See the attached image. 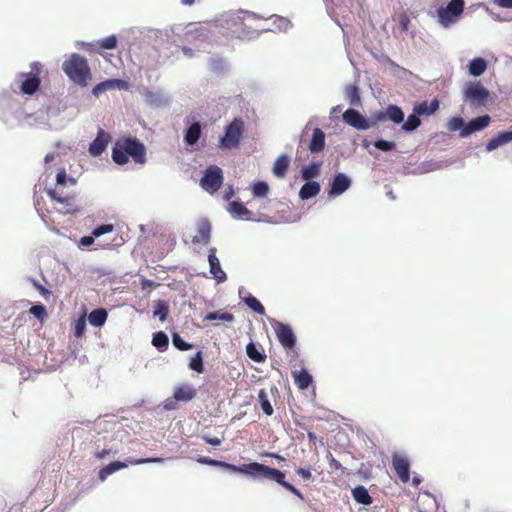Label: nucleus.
I'll list each match as a JSON object with an SVG mask.
<instances>
[{
  "mask_svg": "<svg viewBox=\"0 0 512 512\" xmlns=\"http://www.w3.org/2000/svg\"><path fill=\"white\" fill-rule=\"evenodd\" d=\"M196 460L200 464L222 467L231 472L244 473L254 478H262L275 481L276 483L280 484L282 487L293 493L299 499H304V496L299 489H297L291 483L285 481V473L276 468H272L270 466L258 462H251L248 464H243L241 466H236L234 464H230L221 460H215L206 456H199Z\"/></svg>",
  "mask_w": 512,
  "mask_h": 512,
  "instance_id": "1",
  "label": "nucleus"
},
{
  "mask_svg": "<svg viewBox=\"0 0 512 512\" xmlns=\"http://www.w3.org/2000/svg\"><path fill=\"white\" fill-rule=\"evenodd\" d=\"M62 69L70 80L83 87L92 78L87 60L76 53L68 56L62 64Z\"/></svg>",
  "mask_w": 512,
  "mask_h": 512,
  "instance_id": "2",
  "label": "nucleus"
},
{
  "mask_svg": "<svg viewBox=\"0 0 512 512\" xmlns=\"http://www.w3.org/2000/svg\"><path fill=\"white\" fill-rule=\"evenodd\" d=\"M244 131V122L240 118H235L226 128L224 135L220 138L219 147L224 150H230L238 147Z\"/></svg>",
  "mask_w": 512,
  "mask_h": 512,
  "instance_id": "3",
  "label": "nucleus"
},
{
  "mask_svg": "<svg viewBox=\"0 0 512 512\" xmlns=\"http://www.w3.org/2000/svg\"><path fill=\"white\" fill-rule=\"evenodd\" d=\"M489 91L480 82H468L463 89V100L474 108L485 106Z\"/></svg>",
  "mask_w": 512,
  "mask_h": 512,
  "instance_id": "4",
  "label": "nucleus"
},
{
  "mask_svg": "<svg viewBox=\"0 0 512 512\" xmlns=\"http://www.w3.org/2000/svg\"><path fill=\"white\" fill-rule=\"evenodd\" d=\"M464 0H451L447 6L437 10L438 21L442 27L448 28L458 21L464 10Z\"/></svg>",
  "mask_w": 512,
  "mask_h": 512,
  "instance_id": "5",
  "label": "nucleus"
},
{
  "mask_svg": "<svg viewBox=\"0 0 512 512\" xmlns=\"http://www.w3.org/2000/svg\"><path fill=\"white\" fill-rule=\"evenodd\" d=\"M223 183V172L218 166L208 167L201 178L200 185L208 193L214 194Z\"/></svg>",
  "mask_w": 512,
  "mask_h": 512,
  "instance_id": "6",
  "label": "nucleus"
},
{
  "mask_svg": "<svg viewBox=\"0 0 512 512\" xmlns=\"http://www.w3.org/2000/svg\"><path fill=\"white\" fill-rule=\"evenodd\" d=\"M126 155L131 157L137 164L146 163V148L142 142L136 138H123L120 139Z\"/></svg>",
  "mask_w": 512,
  "mask_h": 512,
  "instance_id": "7",
  "label": "nucleus"
},
{
  "mask_svg": "<svg viewBox=\"0 0 512 512\" xmlns=\"http://www.w3.org/2000/svg\"><path fill=\"white\" fill-rule=\"evenodd\" d=\"M246 18L260 19V17L254 12L239 10L236 12L226 13L218 20V22L219 26L231 30L242 25Z\"/></svg>",
  "mask_w": 512,
  "mask_h": 512,
  "instance_id": "8",
  "label": "nucleus"
},
{
  "mask_svg": "<svg viewBox=\"0 0 512 512\" xmlns=\"http://www.w3.org/2000/svg\"><path fill=\"white\" fill-rule=\"evenodd\" d=\"M162 458H144V459H129L127 462L114 461L101 468L98 472V478L101 482L105 481L107 477L114 472L126 468L128 464H143L150 462H161Z\"/></svg>",
  "mask_w": 512,
  "mask_h": 512,
  "instance_id": "9",
  "label": "nucleus"
},
{
  "mask_svg": "<svg viewBox=\"0 0 512 512\" xmlns=\"http://www.w3.org/2000/svg\"><path fill=\"white\" fill-rule=\"evenodd\" d=\"M17 78H20L22 80L16 79L12 85L11 89L16 92L17 89H19L23 94L26 95H33L40 86V79L37 75H28L25 73H20Z\"/></svg>",
  "mask_w": 512,
  "mask_h": 512,
  "instance_id": "10",
  "label": "nucleus"
},
{
  "mask_svg": "<svg viewBox=\"0 0 512 512\" xmlns=\"http://www.w3.org/2000/svg\"><path fill=\"white\" fill-rule=\"evenodd\" d=\"M66 108L65 104L57 102L45 109L51 130H61L66 126L68 120L62 116Z\"/></svg>",
  "mask_w": 512,
  "mask_h": 512,
  "instance_id": "11",
  "label": "nucleus"
},
{
  "mask_svg": "<svg viewBox=\"0 0 512 512\" xmlns=\"http://www.w3.org/2000/svg\"><path fill=\"white\" fill-rule=\"evenodd\" d=\"M280 344L286 349H293L296 345V337L292 328L283 322H277L274 328Z\"/></svg>",
  "mask_w": 512,
  "mask_h": 512,
  "instance_id": "12",
  "label": "nucleus"
},
{
  "mask_svg": "<svg viewBox=\"0 0 512 512\" xmlns=\"http://www.w3.org/2000/svg\"><path fill=\"white\" fill-rule=\"evenodd\" d=\"M377 121L390 120L395 124H402L404 122L403 110L394 104H390L385 110L378 111L374 115Z\"/></svg>",
  "mask_w": 512,
  "mask_h": 512,
  "instance_id": "13",
  "label": "nucleus"
},
{
  "mask_svg": "<svg viewBox=\"0 0 512 512\" xmlns=\"http://www.w3.org/2000/svg\"><path fill=\"white\" fill-rule=\"evenodd\" d=\"M343 121L358 130L370 128L369 121L356 109L349 108L343 113Z\"/></svg>",
  "mask_w": 512,
  "mask_h": 512,
  "instance_id": "14",
  "label": "nucleus"
},
{
  "mask_svg": "<svg viewBox=\"0 0 512 512\" xmlns=\"http://www.w3.org/2000/svg\"><path fill=\"white\" fill-rule=\"evenodd\" d=\"M110 140V135L103 129H99L95 139L89 145V154L92 157L100 156L106 150Z\"/></svg>",
  "mask_w": 512,
  "mask_h": 512,
  "instance_id": "15",
  "label": "nucleus"
},
{
  "mask_svg": "<svg viewBox=\"0 0 512 512\" xmlns=\"http://www.w3.org/2000/svg\"><path fill=\"white\" fill-rule=\"evenodd\" d=\"M143 96H144L145 102L151 107L161 108V107H165V106L169 105V103H170L169 96L163 90H160V89H157V90L146 89L143 92Z\"/></svg>",
  "mask_w": 512,
  "mask_h": 512,
  "instance_id": "16",
  "label": "nucleus"
},
{
  "mask_svg": "<svg viewBox=\"0 0 512 512\" xmlns=\"http://www.w3.org/2000/svg\"><path fill=\"white\" fill-rule=\"evenodd\" d=\"M351 183V179L346 174L337 173L330 183L329 195L333 197L342 195L350 188Z\"/></svg>",
  "mask_w": 512,
  "mask_h": 512,
  "instance_id": "17",
  "label": "nucleus"
},
{
  "mask_svg": "<svg viewBox=\"0 0 512 512\" xmlns=\"http://www.w3.org/2000/svg\"><path fill=\"white\" fill-rule=\"evenodd\" d=\"M392 465L395 473L403 483H408L410 480V464L407 458L394 454L392 457Z\"/></svg>",
  "mask_w": 512,
  "mask_h": 512,
  "instance_id": "18",
  "label": "nucleus"
},
{
  "mask_svg": "<svg viewBox=\"0 0 512 512\" xmlns=\"http://www.w3.org/2000/svg\"><path fill=\"white\" fill-rule=\"evenodd\" d=\"M490 123V116L489 115H483L476 117L466 123V126L462 131L459 132V136L462 138H465L472 133H475L477 131H481L485 129Z\"/></svg>",
  "mask_w": 512,
  "mask_h": 512,
  "instance_id": "19",
  "label": "nucleus"
},
{
  "mask_svg": "<svg viewBox=\"0 0 512 512\" xmlns=\"http://www.w3.org/2000/svg\"><path fill=\"white\" fill-rule=\"evenodd\" d=\"M215 252H216L215 248H211L209 250L208 262H209V267H210V273L212 274V277L218 283H223L227 280V275L221 268L220 261H219L218 257L216 256Z\"/></svg>",
  "mask_w": 512,
  "mask_h": 512,
  "instance_id": "20",
  "label": "nucleus"
},
{
  "mask_svg": "<svg viewBox=\"0 0 512 512\" xmlns=\"http://www.w3.org/2000/svg\"><path fill=\"white\" fill-rule=\"evenodd\" d=\"M239 296L245 303V305L254 311L255 313L259 315H265V309L264 306L261 304V302L254 297L253 295L246 293V290L244 287L239 288Z\"/></svg>",
  "mask_w": 512,
  "mask_h": 512,
  "instance_id": "21",
  "label": "nucleus"
},
{
  "mask_svg": "<svg viewBox=\"0 0 512 512\" xmlns=\"http://www.w3.org/2000/svg\"><path fill=\"white\" fill-rule=\"evenodd\" d=\"M27 124L31 127L40 129H50V123L45 110H39L33 114L27 115Z\"/></svg>",
  "mask_w": 512,
  "mask_h": 512,
  "instance_id": "22",
  "label": "nucleus"
},
{
  "mask_svg": "<svg viewBox=\"0 0 512 512\" xmlns=\"http://www.w3.org/2000/svg\"><path fill=\"white\" fill-rule=\"evenodd\" d=\"M228 212L234 219L250 220L252 212L239 201H231L228 204Z\"/></svg>",
  "mask_w": 512,
  "mask_h": 512,
  "instance_id": "23",
  "label": "nucleus"
},
{
  "mask_svg": "<svg viewBox=\"0 0 512 512\" xmlns=\"http://www.w3.org/2000/svg\"><path fill=\"white\" fill-rule=\"evenodd\" d=\"M211 227L208 221L202 220L197 225V234L193 237L194 244L207 245L210 241Z\"/></svg>",
  "mask_w": 512,
  "mask_h": 512,
  "instance_id": "24",
  "label": "nucleus"
},
{
  "mask_svg": "<svg viewBox=\"0 0 512 512\" xmlns=\"http://www.w3.org/2000/svg\"><path fill=\"white\" fill-rule=\"evenodd\" d=\"M512 142V130L500 132L497 136L492 138L486 145V150L491 152L499 147H502Z\"/></svg>",
  "mask_w": 512,
  "mask_h": 512,
  "instance_id": "25",
  "label": "nucleus"
},
{
  "mask_svg": "<svg viewBox=\"0 0 512 512\" xmlns=\"http://www.w3.org/2000/svg\"><path fill=\"white\" fill-rule=\"evenodd\" d=\"M325 147V133L320 128H314L312 138L309 143L311 153H319Z\"/></svg>",
  "mask_w": 512,
  "mask_h": 512,
  "instance_id": "26",
  "label": "nucleus"
},
{
  "mask_svg": "<svg viewBox=\"0 0 512 512\" xmlns=\"http://www.w3.org/2000/svg\"><path fill=\"white\" fill-rule=\"evenodd\" d=\"M439 108V101L437 99H433L430 103L427 101H423L414 106L413 111L416 112L419 116H430L434 114Z\"/></svg>",
  "mask_w": 512,
  "mask_h": 512,
  "instance_id": "27",
  "label": "nucleus"
},
{
  "mask_svg": "<svg viewBox=\"0 0 512 512\" xmlns=\"http://www.w3.org/2000/svg\"><path fill=\"white\" fill-rule=\"evenodd\" d=\"M320 184L316 181H307L299 191V197L302 200H308L315 197L320 192Z\"/></svg>",
  "mask_w": 512,
  "mask_h": 512,
  "instance_id": "28",
  "label": "nucleus"
},
{
  "mask_svg": "<svg viewBox=\"0 0 512 512\" xmlns=\"http://www.w3.org/2000/svg\"><path fill=\"white\" fill-rule=\"evenodd\" d=\"M289 164H290L289 157L285 154L280 155L274 162V165L272 168L273 174L275 176H277L278 178H283L286 175Z\"/></svg>",
  "mask_w": 512,
  "mask_h": 512,
  "instance_id": "29",
  "label": "nucleus"
},
{
  "mask_svg": "<svg viewBox=\"0 0 512 512\" xmlns=\"http://www.w3.org/2000/svg\"><path fill=\"white\" fill-rule=\"evenodd\" d=\"M292 377L300 390L307 389L312 383V376L304 369L292 372Z\"/></svg>",
  "mask_w": 512,
  "mask_h": 512,
  "instance_id": "30",
  "label": "nucleus"
},
{
  "mask_svg": "<svg viewBox=\"0 0 512 512\" xmlns=\"http://www.w3.org/2000/svg\"><path fill=\"white\" fill-rule=\"evenodd\" d=\"M487 69V62L482 57L472 59L468 64V71L471 76L478 77Z\"/></svg>",
  "mask_w": 512,
  "mask_h": 512,
  "instance_id": "31",
  "label": "nucleus"
},
{
  "mask_svg": "<svg viewBox=\"0 0 512 512\" xmlns=\"http://www.w3.org/2000/svg\"><path fill=\"white\" fill-rule=\"evenodd\" d=\"M201 136V125L199 122L192 123L186 130L184 140L188 145H194L197 143Z\"/></svg>",
  "mask_w": 512,
  "mask_h": 512,
  "instance_id": "32",
  "label": "nucleus"
},
{
  "mask_svg": "<svg viewBox=\"0 0 512 512\" xmlns=\"http://www.w3.org/2000/svg\"><path fill=\"white\" fill-rule=\"evenodd\" d=\"M111 157L117 165H124L128 162V156L126 155V152L123 149V145L121 144L120 139L115 142L112 148Z\"/></svg>",
  "mask_w": 512,
  "mask_h": 512,
  "instance_id": "33",
  "label": "nucleus"
},
{
  "mask_svg": "<svg viewBox=\"0 0 512 512\" xmlns=\"http://www.w3.org/2000/svg\"><path fill=\"white\" fill-rule=\"evenodd\" d=\"M196 396V390L189 385L178 387L174 392L177 401H190Z\"/></svg>",
  "mask_w": 512,
  "mask_h": 512,
  "instance_id": "34",
  "label": "nucleus"
},
{
  "mask_svg": "<svg viewBox=\"0 0 512 512\" xmlns=\"http://www.w3.org/2000/svg\"><path fill=\"white\" fill-rule=\"evenodd\" d=\"M352 495L354 500L359 504L370 505L372 503V498L364 486L355 487L352 490Z\"/></svg>",
  "mask_w": 512,
  "mask_h": 512,
  "instance_id": "35",
  "label": "nucleus"
},
{
  "mask_svg": "<svg viewBox=\"0 0 512 512\" xmlns=\"http://www.w3.org/2000/svg\"><path fill=\"white\" fill-rule=\"evenodd\" d=\"M345 99L350 105L358 106L361 104L359 89L356 85H349L344 91Z\"/></svg>",
  "mask_w": 512,
  "mask_h": 512,
  "instance_id": "36",
  "label": "nucleus"
},
{
  "mask_svg": "<svg viewBox=\"0 0 512 512\" xmlns=\"http://www.w3.org/2000/svg\"><path fill=\"white\" fill-rule=\"evenodd\" d=\"M6 107L15 109V112L21 113V107L19 102L12 99L8 91H4L0 95V108L4 109Z\"/></svg>",
  "mask_w": 512,
  "mask_h": 512,
  "instance_id": "37",
  "label": "nucleus"
},
{
  "mask_svg": "<svg viewBox=\"0 0 512 512\" xmlns=\"http://www.w3.org/2000/svg\"><path fill=\"white\" fill-rule=\"evenodd\" d=\"M210 32L205 26L195 27L189 30L188 36L191 41H206L209 39Z\"/></svg>",
  "mask_w": 512,
  "mask_h": 512,
  "instance_id": "38",
  "label": "nucleus"
},
{
  "mask_svg": "<svg viewBox=\"0 0 512 512\" xmlns=\"http://www.w3.org/2000/svg\"><path fill=\"white\" fill-rule=\"evenodd\" d=\"M152 344L159 351L163 352V351L167 350V348L169 346L168 336L162 331L157 332L153 336Z\"/></svg>",
  "mask_w": 512,
  "mask_h": 512,
  "instance_id": "39",
  "label": "nucleus"
},
{
  "mask_svg": "<svg viewBox=\"0 0 512 512\" xmlns=\"http://www.w3.org/2000/svg\"><path fill=\"white\" fill-rule=\"evenodd\" d=\"M419 117L420 116L413 111V113L408 116L407 120L402 123V129L405 132H412L416 130L421 125Z\"/></svg>",
  "mask_w": 512,
  "mask_h": 512,
  "instance_id": "40",
  "label": "nucleus"
},
{
  "mask_svg": "<svg viewBox=\"0 0 512 512\" xmlns=\"http://www.w3.org/2000/svg\"><path fill=\"white\" fill-rule=\"evenodd\" d=\"M320 172V164L312 163L308 166L303 167L301 174L303 179L306 181H312L313 178H316Z\"/></svg>",
  "mask_w": 512,
  "mask_h": 512,
  "instance_id": "41",
  "label": "nucleus"
},
{
  "mask_svg": "<svg viewBox=\"0 0 512 512\" xmlns=\"http://www.w3.org/2000/svg\"><path fill=\"white\" fill-rule=\"evenodd\" d=\"M258 399H259V403L261 405L263 412L267 416H271L273 414L274 410H273V407L268 399V395L264 389H261L258 392Z\"/></svg>",
  "mask_w": 512,
  "mask_h": 512,
  "instance_id": "42",
  "label": "nucleus"
},
{
  "mask_svg": "<svg viewBox=\"0 0 512 512\" xmlns=\"http://www.w3.org/2000/svg\"><path fill=\"white\" fill-rule=\"evenodd\" d=\"M246 353L251 360L258 363L264 362L266 359V355L260 352L253 343H249L246 346Z\"/></svg>",
  "mask_w": 512,
  "mask_h": 512,
  "instance_id": "43",
  "label": "nucleus"
},
{
  "mask_svg": "<svg viewBox=\"0 0 512 512\" xmlns=\"http://www.w3.org/2000/svg\"><path fill=\"white\" fill-rule=\"evenodd\" d=\"M168 305L163 300H158L154 306L153 314L158 317L159 320H166L168 316Z\"/></svg>",
  "mask_w": 512,
  "mask_h": 512,
  "instance_id": "44",
  "label": "nucleus"
},
{
  "mask_svg": "<svg viewBox=\"0 0 512 512\" xmlns=\"http://www.w3.org/2000/svg\"><path fill=\"white\" fill-rule=\"evenodd\" d=\"M107 317H108V313H107L106 309L98 308V309L93 310L89 314L87 320H89V321H104V320H107ZM78 320H86V318H85V316H82Z\"/></svg>",
  "mask_w": 512,
  "mask_h": 512,
  "instance_id": "45",
  "label": "nucleus"
},
{
  "mask_svg": "<svg viewBox=\"0 0 512 512\" xmlns=\"http://www.w3.org/2000/svg\"><path fill=\"white\" fill-rule=\"evenodd\" d=\"M189 367H190V369H192L193 371H196L198 373H202L204 371L202 352L201 351H198L190 359Z\"/></svg>",
  "mask_w": 512,
  "mask_h": 512,
  "instance_id": "46",
  "label": "nucleus"
},
{
  "mask_svg": "<svg viewBox=\"0 0 512 512\" xmlns=\"http://www.w3.org/2000/svg\"><path fill=\"white\" fill-rule=\"evenodd\" d=\"M252 192L255 197H265L269 192V185L265 181H258L253 185Z\"/></svg>",
  "mask_w": 512,
  "mask_h": 512,
  "instance_id": "47",
  "label": "nucleus"
},
{
  "mask_svg": "<svg viewBox=\"0 0 512 512\" xmlns=\"http://www.w3.org/2000/svg\"><path fill=\"white\" fill-rule=\"evenodd\" d=\"M108 90H114L111 79L105 80L94 86V88L92 89V94L95 97H99L103 92Z\"/></svg>",
  "mask_w": 512,
  "mask_h": 512,
  "instance_id": "48",
  "label": "nucleus"
},
{
  "mask_svg": "<svg viewBox=\"0 0 512 512\" xmlns=\"http://www.w3.org/2000/svg\"><path fill=\"white\" fill-rule=\"evenodd\" d=\"M466 126L465 120L462 117H453L448 121L447 128L449 131H462Z\"/></svg>",
  "mask_w": 512,
  "mask_h": 512,
  "instance_id": "49",
  "label": "nucleus"
},
{
  "mask_svg": "<svg viewBox=\"0 0 512 512\" xmlns=\"http://www.w3.org/2000/svg\"><path fill=\"white\" fill-rule=\"evenodd\" d=\"M373 145L376 149L383 152H389L396 148V143L394 141H388L384 139H377Z\"/></svg>",
  "mask_w": 512,
  "mask_h": 512,
  "instance_id": "50",
  "label": "nucleus"
},
{
  "mask_svg": "<svg viewBox=\"0 0 512 512\" xmlns=\"http://www.w3.org/2000/svg\"><path fill=\"white\" fill-rule=\"evenodd\" d=\"M274 25L278 31H287L292 27L289 19L282 16H274Z\"/></svg>",
  "mask_w": 512,
  "mask_h": 512,
  "instance_id": "51",
  "label": "nucleus"
},
{
  "mask_svg": "<svg viewBox=\"0 0 512 512\" xmlns=\"http://www.w3.org/2000/svg\"><path fill=\"white\" fill-rule=\"evenodd\" d=\"M98 44L103 49L111 50V49L116 48L117 38L115 35H110V36L102 39Z\"/></svg>",
  "mask_w": 512,
  "mask_h": 512,
  "instance_id": "52",
  "label": "nucleus"
},
{
  "mask_svg": "<svg viewBox=\"0 0 512 512\" xmlns=\"http://www.w3.org/2000/svg\"><path fill=\"white\" fill-rule=\"evenodd\" d=\"M172 342H173V345L181 350V351H186V350H189L192 348V345L191 344H188L187 342H185L179 335L177 334H174L173 335V338H172Z\"/></svg>",
  "mask_w": 512,
  "mask_h": 512,
  "instance_id": "53",
  "label": "nucleus"
},
{
  "mask_svg": "<svg viewBox=\"0 0 512 512\" xmlns=\"http://www.w3.org/2000/svg\"><path fill=\"white\" fill-rule=\"evenodd\" d=\"M113 229H114V226L112 224H103V225H100V226L96 227L92 231V235L94 237H100V236H102L104 234L112 232Z\"/></svg>",
  "mask_w": 512,
  "mask_h": 512,
  "instance_id": "54",
  "label": "nucleus"
},
{
  "mask_svg": "<svg viewBox=\"0 0 512 512\" xmlns=\"http://www.w3.org/2000/svg\"><path fill=\"white\" fill-rule=\"evenodd\" d=\"M441 167H442V165L440 163L431 161V162L422 163L420 166V170L422 173H427V172L438 170Z\"/></svg>",
  "mask_w": 512,
  "mask_h": 512,
  "instance_id": "55",
  "label": "nucleus"
},
{
  "mask_svg": "<svg viewBox=\"0 0 512 512\" xmlns=\"http://www.w3.org/2000/svg\"><path fill=\"white\" fill-rule=\"evenodd\" d=\"M30 313L33 314L38 319H43L46 315V309H45L44 305L37 304V305H33L30 308Z\"/></svg>",
  "mask_w": 512,
  "mask_h": 512,
  "instance_id": "56",
  "label": "nucleus"
},
{
  "mask_svg": "<svg viewBox=\"0 0 512 512\" xmlns=\"http://www.w3.org/2000/svg\"><path fill=\"white\" fill-rule=\"evenodd\" d=\"M70 182L72 185H74L76 183L75 179L74 178H67V175H66V172L65 171H60L57 173V176H56V182H57V185L59 186H63L65 185L67 182Z\"/></svg>",
  "mask_w": 512,
  "mask_h": 512,
  "instance_id": "57",
  "label": "nucleus"
},
{
  "mask_svg": "<svg viewBox=\"0 0 512 512\" xmlns=\"http://www.w3.org/2000/svg\"><path fill=\"white\" fill-rule=\"evenodd\" d=\"M203 320H233V316L226 313L220 315L218 313H209Z\"/></svg>",
  "mask_w": 512,
  "mask_h": 512,
  "instance_id": "58",
  "label": "nucleus"
},
{
  "mask_svg": "<svg viewBox=\"0 0 512 512\" xmlns=\"http://www.w3.org/2000/svg\"><path fill=\"white\" fill-rule=\"evenodd\" d=\"M48 195L55 201L59 202V203H67L68 202V198L66 197H63L61 193H59L56 189H49L48 190Z\"/></svg>",
  "mask_w": 512,
  "mask_h": 512,
  "instance_id": "59",
  "label": "nucleus"
},
{
  "mask_svg": "<svg viewBox=\"0 0 512 512\" xmlns=\"http://www.w3.org/2000/svg\"><path fill=\"white\" fill-rule=\"evenodd\" d=\"M296 473L304 480V481H309L311 480L313 477H312V472L310 470V468H303V467H299L296 469Z\"/></svg>",
  "mask_w": 512,
  "mask_h": 512,
  "instance_id": "60",
  "label": "nucleus"
},
{
  "mask_svg": "<svg viewBox=\"0 0 512 512\" xmlns=\"http://www.w3.org/2000/svg\"><path fill=\"white\" fill-rule=\"evenodd\" d=\"M86 329V322H76L74 327V335L75 337L79 338L84 334V331Z\"/></svg>",
  "mask_w": 512,
  "mask_h": 512,
  "instance_id": "61",
  "label": "nucleus"
},
{
  "mask_svg": "<svg viewBox=\"0 0 512 512\" xmlns=\"http://www.w3.org/2000/svg\"><path fill=\"white\" fill-rule=\"evenodd\" d=\"M114 89L127 90L128 83L121 79H111Z\"/></svg>",
  "mask_w": 512,
  "mask_h": 512,
  "instance_id": "62",
  "label": "nucleus"
},
{
  "mask_svg": "<svg viewBox=\"0 0 512 512\" xmlns=\"http://www.w3.org/2000/svg\"><path fill=\"white\" fill-rule=\"evenodd\" d=\"M498 7L512 9V0H491Z\"/></svg>",
  "mask_w": 512,
  "mask_h": 512,
  "instance_id": "63",
  "label": "nucleus"
},
{
  "mask_svg": "<svg viewBox=\"0 0 512 512\" xmlns=\"http://www.w3.org/2000/svg\"><path fill=\"white\" fill-rule=\"evenodd\" d=\"M202 439L205 441V443L212 445V446H219L221 445L222 441L218 437H210V436H203Z\"/></svg>",
  "mask_w": 512,
  "mask_h": 512,
  "instance_id": "64",
  "label": "nucleus"
}]
</instances>
